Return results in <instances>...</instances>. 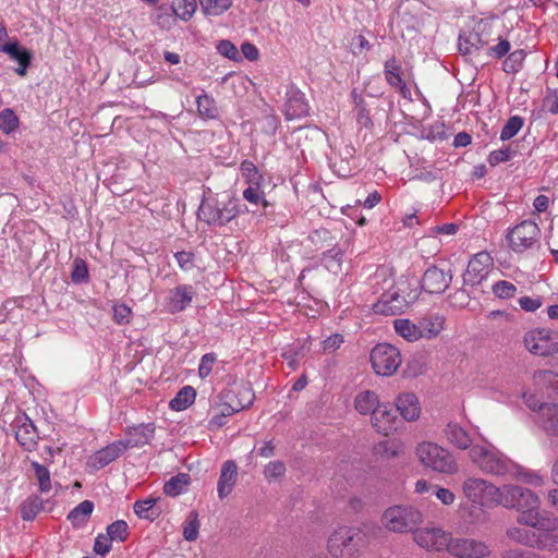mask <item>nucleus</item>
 Wrapping results in <instances>:
<instances>
[{
    "label": "nucleus",
    "mask_w": 558,
    "mask_h": 558,
    "mask_svg": "<svg viewBox=\"0 0 558 558\" xmlns=\"http://www.w3.org/2000/svg\"><path fill=\"white\" fill-rule=\"evenodd\" d=\"M499 493L497 505L517 509L518 522L536 530H557L558 519L553 514L539 512V498L531 489L518 485H504Z\"/></svg>",
    "instance_id": "f257e3e1"
},
{
    "label": "nucleus",
    "mask_w": 558,
    "mask_h": 558,
    "mask_svg": "<svg viewBox=\"0 0 558 558\" xmlns=\"http://www.w3.org/2000/svg\"><path fill=\"white\" fill-rule=\"evenodd\" d=\"M240 214L239 198L231 192H204L197 217L208 226L222 227Z\"/></svg>",
    "instance_id": "f03ea898"
},
{
    "label": "nucleus",
    "mask_w": 558,
    "mask_h": 558,
    "mask_svg": "<svg viewBox=\"0 0 558 558\" xmlns=\"http://www.w3.org/2000/svg\"><path fill=\"white\" fill-rule=\"evenodd\" d=\"M469 457L483 473L505 476L513 473L517 465L494 447L474 445Z\"/></svg>",
    "instance_id": "7ed1b4c3"
},
{
    "label": "nucleus",
    "mask_w": 558,
    "mask_h": 558,
    "mask_svg": "<svg viewBox=\"0 0 558 558\" xmlns=\"http://www.w3.org/2000/svg\"><path fill=\"white\" fill-rule=\"evenodd\" d=\"M416 456L425 468L435 472L453 474L458 471V464L452 453L435 442L423 441L418 444Z\"/></svg>",
    "instance_id": "20e7f679"
},
{
    "label": "nucleus",
    "mask_w": 558,
    "mask_h": 558,
    "mask_svg": "<svg viewBox=\"0 0 558 558\" xmlns=\"http://www.w3.org/2000/svg\"><path fill=\"white\" fill-rule=\"evenodd\" d=\"M383 525L390 532L408 533L415 532L423 521L420 510L408 505L389 507L383 514Z\"/></svg>",
    "instance_id": "39448f33"
},
{
    "label": "nucleus",
    "mask_w": 558,
    "mask_h": 558,
    "mask_svg": "<svg viewBox=\"0 0 558 558\" xmlns=\"http://www.w3.org/2000/svg\"><path fill=\"white\" fill-rule=\"evenodd\" d=\"M364 545L363 533L354 527H340L328 539V550L336 558H352Z\"/></svg>",
    "instance_id": "423d86ee"
},
{
    "label": "nucleus",
    "mask_w": 558,
    "mask_h": 558,
    "mask_svg": "<svg viewBox=\"0 0 558 558\" xmlns=\"http://www.w3.org/2000/svg\"><path fill=\"white\" fill-rule=\"evenodd\" d=\"M405 282H400L396 289L383 293L380 299L373 306L374 312L393 316L401 314L408 308V306L415 301L416 294H405V289L402 288Z\"/></svg>",
    "instance_id": "0eeeda50"
},
{
    "label": "nucleus",
    "mask_w": 558,
    "mask_h": 558,
    "mask_svg": "<svg viewBox=\"0 0 558 558\" xmlns=\"http://www.w3.org/2000/svg\"><path fill=\"white\" fill-rule=\"evenodd\" d=\"M500 487L480 477H468L462 484V490L469 501L482 506L497 505Z\"/></svg>",
    "instance_id": "6e6552de"
},
{
    "label": "nucleus",
    "mask_w": 558,
    "mask_h": 558,
    "mask_svg": "<svg viewBox=\"0 0 558 558\" xmlns=\"http://www.w3.org/2000/svg\"><path fill=\"white\" fill-rule=\"evenodd\" d=\"M371 363L377 375L391 376L401 364L400 351L389 343H378L371 352Z\"/></svg>",
    "instance_id": "1a4fd4ad"
},
{
    "label": "nucleus",
    "mask_w": 558,
    "mask_h": 558,
    "mask_svg": "<svg viewBox=\"0 0 558 558\" xmlns=\"http://www.w3.org/2000/svg\"><path fill=\"white\" fill-rule=\"evenodd\" d=\"M539 228L537 223L531 220H524L509 230L507 240L511 250L515 253H522L531 248L539 238Z\"/></svg>",
    "instance_id": "9d476101"
},
{
    "label": "nucleus",
    "mask_w": 558,
    "mask_h": 558,
    "mask_svg": "<svg viewBox=\"0 0 558 558\" xmlns=\"http://www.w3.org/2000/svg\"><path fill=\"white\" fill-rule=\"evenodd\" d=\"M448 553L458 558H484L489 555L490 549L489 546L482 541L451 537Z\"/></svg>",
    "instance_id": "9b49d317"
},
{
    "label": "nucleus",
    "mask_w": 558,
    "mask_h": 558,
    "mask_svg": "<svg viewBox=\"0 0 558 558\" xmlns=\"http://www.w3.org/2000/svg\"><path fill=\"white\" fill-rule=\"evenodd\" d=\"M414 539L417 545L428 550H448L450 547L451 536L441 529L429 527L415 530Z\"/></svg>",
    "instance_id": "f8f14e48"
},
{
    "label": "nucleus",
    "mask_w": 558,
    "mask_h": 558,
    "mask_svg": "<svg viewBox=\"0 0 558 558\" xmlns=\"http://www.w3.org/2000/svg\"><path fill=\"white\" fill-rule=\"evenodd\" d=\"M130 447L129 440H118L93 453L87 465L93 470H100L119 458Z\"/></svg>",
    "instance_id": "ddd939ff"
},
{
    "label": "nucleus",
    "mask_w": 558,
    "mask_h": 558,
    "mask_svg": "<svg viewBox=\"0 0 558 558\" xmlns=\"http://www.w3.org/2000/svg\"><path fill=\"white\" fill-rule=\"evenodd\" d=\"M373 427L383 435H390L398 428V415L390 403H380L371 416Z\"/></svg>",
    "instance_id": "4468645a"
},
{
    "label": "nucleus",
    "mask_w": 558,
    "mask_h": 558,
    "mask_svg": "<svg viewBox=\"0 0 558 558\" xmlns=\"http://www.w3.org/2000/svg\"><path fill=\"white\" fill-rule=\"evenodd\" d=\"M452 280L450 270L446 271L437 266H429L422 277V289L427 293H442Z\"/></svg>",
    "instance_id": "2eb2a0df"
},
{
    "label": "nucleus",
    "mask_w": 558,
    "mask_h": 558,
    "mask_svg": "<svg viewBox=\"0 0 558 558\" xmlns=\"http://www.w3.org/2000/svg\"><path fill=\"white\" fill-rule=\"evenodd\" d=\"M310 106L304 94L294 85H290L286 93L283 113L287 120L300 119L308 114Z\"/></svg>",
    "instance_id": "dca6fc26"
},
{
    "label": "nucleus",
    "mask_w": 558,
    "mask_h": 558,
    "mask_svg": "<svg viewBox=\"0 0 558 558\" xmlns=\"http://www.w3.org/2000/svg\"><path fill=\"white\" fill-rule=\"evenodd\" d=\"M490 264V256L485 253L476 254L470 262L466 267V270L463 275L464 284L475 286L482 282V280L487 275V269Z\"/></svg>",
    "instance_id": "f3484780"
},
{
    "label": "nucleus",
    "mask_w": 558,
    "mask_h": 558,
    "mask_svg": "<svg viewBox=\"0 0 558 558\" xmlns=\"http://www.w3.org/2000/svg\"><path fill=\"white\" fill-rule=\"evenodd\" d=\"M194 288L190 284H181L169 291L166 306L170 313L184 311L193 301Z\"/></svg>",
    "instance_id": "a211bd4d"
},
{
    "label": "nucleus",
    "mask_w": 558,
    "mask_h": 558,
    "mask_svg": "<svg viewBox=\"0 0 558 558\" xmlns=\"http://www.w3.org/2000/svg\"><path fill=\"white\" fill-rule=\"evenodd\" d=\"M15 437L22 447L32 450L37 444L38 432L33 421L26 416H19L15 421Z\"/></svg>",
    "instance_id": "6ab92c4d"
},
{
    "label": "nucleus",
    "mask_w": 558,
    "mask_h": 558,
    "mask_svg": "<svg viewBox=\"0 0 558 558\" xmlns=\"http://www.w3.org/2000/svg\"><path fill=\"white\" fill-rule=\"evenodd\" d=\"M0 51L10 56V58L19 63L15 69L16 74L24 76L26 70L31 64L32 53L26 48L22 47L17 40L12 43H2Z\"/></svg>",
    "instance_id": "aec40b11"
},
{
    "label": "nucleus",
    "mask_w": 558,
    "mask_h": 558,
    "mask_svg": "<svg viewBox=\"0 0 558 558\" xmlns=\"http://www.w3.org/2000/svg\"><path fill=\"white\" fill-rule=\"evenodd\" d=\"M444 437L448 444L460 450L470 449L473 447V439L471 435L458 423L450 422L442 430Z\"/></svg>",
    "instance_id": "412c9836"
},
{
    "label": "nucleus",
    "mask_w": 558,
    "mask_h": 558,
    "mask_svg": "<svg viewBox=\"0 0 558 558\" xmlns=\"http://www.w3.org/2000/svg\"><path fill=\"white\" fill-rule=\"evenodd\" d=\"M396 411L405 421H415L421 413V405L417 397L412 392H402L396 399Z\"/></svg>",
    "instance_id": "4be33fe9"
},
{
    "label": "nucleus",
    "mask_w": 558,
    "mask_h": 558,
    "mask_svg": "<svg viewBox=\"0 0 558 558\" xmlns=\"http://www.w3.org/2000/svg\"><path fill=\"white\" fill-rule=\"evenodd\" d=\"M238 466L234 461L228 460L222 464L218 480L217 490L220 499L229 496L236 482Z\"/></svg>",
    "instance_id": "5701e85b"
},
{
    "label": "nucleus",
    "mask_w": 558,
    "mask_h": 558,
    "mask_svg": "<svg viewBox=\"0 0 558 558\" xmlns=\"http://www.w3.org/2000/svg\"><path fill=\"white\" fill-rule=\"evenodd\" d=\"M539 425L547 435L558 436V405L543 403L538 407Z\"/></svg>",
    "instance_id": "b1692460"
},
{
    "label": "nucleus",
    "mask_w": 558,
    "mask_h": 558,
    "mask_svg": "<svg viewBox=\"0 0 558 558\" xmlns=\"http://www.w3.org/2000/svg\"><path fill=\"white\" fill-rule=\"evenodd\" d=\"M525 348L535 355L545 356L550 354L551 348L547 336L541 330H531L523 338Z\"/></svg>",
    "instance_id": "393cba45"
},
{
    "label": "nucleus",
    "mask_w": 558,
    "mask_h": 558,
    "mask_svg": "<svg viewBox=\"0 0 558 558\" xmlns=\"http://www.w3.org/2000/svg\"><path fill=\"white\" fill-rule=\"evenodd\" d=\"M380 404L379 398L375 391L364 390L356 395L354 399L355 410L362 415H371Z\"/></svg>",
    "instance_id": "a878e982"
},
{
    "label": "nucleus",
    "mask_w": 558,
    "mask_h": 558,
    "mask_svg": "<svg viewBox=\"0 0 558 558\" xmlns=\"http://www.w3.org/2000/svg\"><path fill=\"white\" fill-rule=\"evenodd\" d=\"M445 318L438 314L427 315L418 320V330L422 338H434L444 329Z\"/></svg>",
    "instance_id": "bb28decb"
},
{
    "label": "nucleus",
    "mask_w": 558,
    "mask_h": 558,
    "mask_svg": "<svg viewBox=\"0 0 558 558\" xmlns=\"http://www.w3.org/2000/svg\"><path fill=\"white\" fill-rule=\"evenodd\" d=\"M93 510V501L84 500L70 511L68 520L73 524V526L81 527L87 523Z\"/></svg>",
    "instance_id": "cd10ccee"
},
{
    "label": "nucleus",
    "mask_w": 558,
    "mask_h": 558,
    "mask_svg": "<svg viewBox=\"0 0 558 558\" xmlns=\"http://www.w3.org/2000/svg\"><path fill=\"white\" fill-rule=\"evenodd\" d=\"M484 46L485 41H483L478 33L459 36L458 49L464 56L478 53Z\"/></svg>",
    "instance_id": "c85d7f7f"
},
{
    "label": "nucleus",
    "mask_w": 558,
    "mask_h": 558,
    "mask_svg": "<svg viewBox=\"0 0 558 558\" xmlns=\"http://www.w3.org/2000/svg\"><path fill=\"white\" fill-rule=\"evenodd\" d=\"M234 414V408L229 409V407L219 400L215 405L211 407L210 410V420L209 427L210 428H220L227 423V418Z\"/></svg>",
    "instance_id": "c756f323"
},
{
    "label": "nucleus",
    "mask_w": 558,
    "mask_h": 558,
    "mask_svg": "<svg viewBox=\"0 0 558 558\" xmlns=\"http://www.w3.org/2000/svg\"><path fill=\"white\" fill-rule=\"evenodd\" d=\"M195 389L191 386H184L178 391L174 398L170 401L169 405L174 411H183L195 401Z\"/></svg>",
    "instance_id": "7c9ffc66"
},
{
    "label": "nucleus",
    "mask_w": 558,
    "mask_h": 558,
    "mask_svg": "<svg viewBox=\"0 0 558 558\" xmlns=\"http://www.w3.org/2000/svg\"><path fill=\"white\" fill-rule=\"evenodd\" d=\"M396 332L412 342L422 338V333L418 330V324H414L409 319H396L395 323Z\"/></svg>",
    "instance_id": "2f4dec72"
},
{
    "label": "nucleus",
    "mask_w": 558,
    "mask_h": 558,
    "mask_svg": "<svg viewBox=\"0 0 558 558\" xmlns=\"http://www.w3.org/2000/svg\"><path fill=\"white\" fill-rule=\"evenodd\" d=\"M170 9L175 17L189 21L197 9V2L196 0H174Z\"/></svg>",
    "instance_id": "473e14b6"
},
{
    "label": "nucleus",
    "mask_w": 558,
    "mask_h": 558,
    "mask_svg": "<svg viewBox=\"0 0 558 558\" xmlns=\"http://www.w3.org/2000/svg\"><path fill=\"white\" fill-rule=\"evenodd\" d=\"M342 257V250L339 247H332L323 253L322 263L328 271L338 274L341 269Z\"/></svg>",
    "instance_id": "72a5a7b5"
},
{
    "label": "nucleus",
    "mask_w": 558,
    "mask_h": 558,
    "mask_svg": "<svg viewBox=\"0 0 558 558\" xmlns=\"http://www.w3.org/2000/svg\"><path fill=\"white\" fill-rule=\"evenodd\" d=\"M205 15L218 16L229 10L233 0H198Z\"/></svg>",
    "instance_id": "f704fd0d"
},
{
    "label": "nucleus",
    "mask_w": 558,
    "mask_h": 558,
    "mask_svg": "<svg viewBox=\"0 0 558 558\" xmlns=\"http://www.w3.org/2000/svg\"><path fill=\"white\" fill-rule=\"evenodd\" d=\"M196 105L198 114L202 118L206 119H215L218 114L217 107L215 105V100L207 94H202L196 97Z\"/></svg>",
    "instance_id": "c9c22d12"
},
{
    "label": "nucleus",
    "mask_w": 558,
    "mask_h": 558,
    "mask_svg": "<svg viewBox=\"0 0 558 558\" xmlns=\"http://www.w3.org/2000/svg\"><path fill=\"white\" fill-rule=\"evenodd\" d=\"M526 53L523 49L512 51L504 61L502 70L508 74L519 72L522 69Z\"/></svg>",
    "instance_id": "e433bc0d"
},
{
    "label": "nucleus",
    "mask_w": 558,
    "mask_h": 558,
    "mask_svg": "<svg viewBox=\"0 0 558 558\" xmlns=\"http://www.w3.org/2000/svg\"><path fill=\"white\" fill-rule=\"evenodd\" d=\"M190 477L187 474L180 473L177 476L171 477L163 486V492L168 496L180 495L184 487L187 486Z\"/></svg>",
    "instance_id": "4c0bfd02"
},
{
    "label": "nucleus",
    "mask_w": 558,
    "mask_h": 558,
    "mask_svg": "<svg viewBox=\"0 0 558 558\" xmlns=\"http://www.w3.org/2000/svg\"><path fill=\"white\" fill-rule=\"evenodd\" d=\"M32 469L38 481L40 492L45 494L49 493L52 488L49 470L38 462H32Z\"/></svg>",
    "instance_id": "58836bf2"
},
{
    "label": "nucleus",
    "mask_w": 558,
    "mask_h": 558,
    "mask_svg": "<svg viewBox=\"0 0 558 558\" xmlns=\"http://www.w3.org/2000/svg\"><path fill=\"white\" fill-rule=\"evenodd\" d=\"M155 428L153 425H140L132 429L131 435L135 437V439L129 440L130 447L140 446L147 444L154 436Z\"/></svg>",
    "instance_id": "ea45409f"
},
{
    "label": "nucleus",
    "mask_w": 558,
    "mask_h": 558,
    "mask_svg": "<svg viewBox=\"0 0 558 558\" xmlns=\"http://www.w3.org/2000/svg\"><path fill=\"white\" fill-rule=\"evenodd\" d=\"M241 173L248 185H260L263 175L257 167L250 160H244L240 166Z\"/></svg>",
    "instance_id": "a19ab883"
},
{
    "label": "nucleus",
    "mask_w": 558,
    "mask_h": 558,
    "mask_svg": "<svg viewBox=\"0 0 558 558\" xmlns=\"http://www.w3.org/2000/svg\"><path fill=\"white\" fill-rule=\"evenodd\" d=\"M155 505L156 499L148 498L145 500L136 501L133 506V509L138 518L153 521L157 517V512L154 510Z\"/></svg>",
    "instance_id": "79ce46f5"
},
{
    "label": "nucleus",
    "mask_w": 558,
    "mask_h": 558,
    "mask_svg": "<svg viewBox=\"0 0 558 558\" xmlns=\"http://www.w3.org/2000/svg\"><path fill=\"white\" fill-rule=\"evenodd\" d=\"M539 535L537 536L536 544L538 548L548 550V551H556L558 550V534L554 533L553 531H544L538 530Z\"/></svg>",
    "instance_id": "37998d69"
},
{
    "label": "nucleus",
    "mask_w": 558,
    "mask_h": 558,
    "mask_svg": "<svg viewBox=\"0 0 558 558\" xmlns=\"http://www.w3.org/2000/svg\"><path fill=\"white\" fill-rule=\"evenodd\" d=\"M19 126V118L12 109H4L0 112V130L5 134L14 132Z\"/></svg>",
    "instance_id": "c03bdc74"
},
{
    "label": "nucleus",
    "mask_w": 558,
    "mask_h": 558,
    "mask_svg": "<svg viewBox=\"0 0 558 558\" xmlns=\"http://www.w3.org/2000/svg\"><path fill=\"white\" fill-rule=\"evenodd\" d=\"M199 521L196 511L189 513L187 520L183 525V536L186 541L193 542L198 537Z\"/></svg>",
    "instance_id": "a18cd8bd"
},
{
    "label": "nucleus",
    "mask_w": 558,
    "mask_h": 558,
    "mask_svg": "<svg viewBox=\"0 0 558 558\" xmlns=\"http://www.w3.org/2000/svg\"><path fill=\"white\" fill-rule=\"evenodd\" d=\"M523 126V119L519 116H513L508 119L500 132V140L508 141L515 136Z\"/></svg>",
    "instance_id": "49530a36"
},
{
    "label": "nucleus",
    "mask_w": 558,
    "mask_h": 558,
    "mask_svg": "<svg viewBox=\"0 0 558 558\" xmlns=\"http://www.w3.org/2000/svg\"><path fill=\"white\" fill-rule=\"evenodd\" d=\"M107 535L111 538V541H125L129 535L128 523L123 520L114 521L108 525Z\"/></svg>",
    "instance_id": "de8ad7c7"
},
{
    "label": "nucleus",
    "mask_w": 558,
    "mask_h": 558,
    "mask_svg": "<svg viewBox=\"0 0 558 558\" xmlns=\"http://www.w3.org/2000/svg\"><path fill=\"white\" fill-rule=\"evenodd\" d=\"M243 198L256 206L262 205L265 208L268 206L265 194L260 191V185H248V187L243 191Z\"/></svg>",
    "instance_id": "09e8293b"
},
{
    "label": "nucleus",
    "mask_w": 558,
    "mask_h": 558,
    "mask_svg": "<svg viewBox=\"0 0 558 558\" xmlns=\"http://www.w3.org/2000/svg\"><path fill=\"white\" fill-rule=\"evenodd\" d=\"M153 22L162 28H170L175 22V16L170 8L159 7L153 15Z\"/></svg>",
    "instance_id": "8fccbe9b"
},
{
    "label": "nucleus",
    "mask_w": 558,
    "mask_h": 558,
    "mask_svg": "<svg viewBox=\"0 0 558 558\" xmlns=\"http://www.w3.org/2000/svg\"><path fill=\"white\" fill-rule=\"evenodd\" d=\"M71 279L76 284L88 280V268L85 260L81 258L74 259Z\"/></svg>",
    "instance_id": "3c124183"
},
{
    "label": "nucleus",
    "mask_w": 558,
    "mask_h": 558,
    "mask_svg": "<svg viewBox=\"0 0 558 558\" xmlns=\"http://www.w3.org/2000/svg\"><path fill=\"white\" fill-rule=\"evenodd\" d=\"M493 292L500 299H510L514 296L517 287L509 281L500 280L493 286Z\"/></svg>",
    "instance_id": "603ef678"
},
{
    "label": "nucleus",
    "mask_w": 558,
    "mask_h": 558,
    "mask_svg": "<svg viewBox=\"0 0 558 558\" xmlns=\"http://www.w3.org/2000/svg\"><path fill=\"white\" fill-rule=\"evenodd\" d=\"M216 48H217V51L221 56H223L232 61L241 60V56L239 53L236 46L233 43H231L230 40L218 41Z\"/></svg>",
    "instance_id": "864d4df0"
},
{
    "label": "nucleus",
    "mask_w": 558,
    "mask_h": 558,
    "mask_svg": "<svg viewBox=\"0 0 558 558\" xmlns=\"http://www.w3.org/2000/svg\"><path fill=\"white\" fill-rule=\"evenodd\" d=\"M236 398L238 397L233 388L225 390L219 396V400L226 403L229 407V409L234 408V413H238L245 409L243 403H241V401H239Z\"/></svg>",
    "instance_id": "5fc2aeb1"
},
{
    "label": "nucleus",
    "mask_w": 558,
    "mask_h": 558,
    "mask_svg": "<svg viewBox=\"0 0 558 558\" xmlns=\"http://www.w3.org/2000/svg\"><path fill=\"white\" fill-rule=\"evenodd\" d=\"M174 258H175L179 267L183 271H190L191 269H193L195 267V264H194L195 255L193 252H186V251L177 252L174 254Z\"/></svg>",
    "instance_id": "6e6d98bb"
},
{
    "label": "nucleus",
    "mask_w": 558,
    "mask_h": 558,
    "mask_svg": "<svg viewBox=\"0 0 558 558\" xmlns=\"http://www.w3.org/2000/svg\"><path fill=\"white\" fill-rule=\"evenodd\" d=\"M286 473V465L281 461H270L264 470V474L268 480H275L283 476Z\"/></svg>",
    "instance_id": "4d7b16f0"
},
{
    "label": "nucleus",
    "mask_w": 558,
    "mask_h": 558,
    "mask_svg": "<svg viewBox=\"0 0 558 558\" xmlns=\"http://www.w3.org/2000/svg\"><path fill=\"white\" fill-rule=\"evenodd\" d=\"M41 504L37 500H27L22 505L21 514L23 520L31 521L40 511Z\"/></svg>",
    "instance_id": "13d9d810"
},
{
    "label": "nucleus",
    "mask_w": 558,
    "mask_h": 558,
    "mask_svg": "<svg viewBox=\"0 0 558 558\" xmlns=\"http://www.w3.org/2000/svg\"><path fill=\"white\" fill-rule=\"evenodd\" d=\"M216 361L217 355L215 353H207L203 355L198 365V375L202 378H206L207 376H209L213 369V365Z\"/></svg>",
    "instance_id": "bf43d9fd"
},
{
    "label": "nucleus",
    "mask_w": 558,
    "mask_h": 558,
    "mask_svg": "<svg viewBox=\"0 0 558 558\" xmlns=\"http://www.w3.org/2000/svg\"><path fill=\"white\" fill-rule=\"evenodd\" d=\"M385 77H386L387 83L390 86L398 87L400 89V93L402 94V96H404V97L407 96L405 95L407 85L401 77L400 70L395 71V72L387 70V71H385Z\"/></svg>",
    "instance_id": "052dcab7"
},
{
    "label": "nucleus",
    "mask_w": 558,
    "mask_h": 558,
    "mask_svg": "<svg viewBox=\"0 0 558 558\" xmlns=\"http://www.w3.org/2000/svg\"><path fill=\"white\" fill-rule=\"evenodd\" d=\"M233 390L236 395V399L243 403L245 408L250 407L253 403L254 400V392L253 390L244 385L235 386L233 387Z\"/></svg>",
    "instance_id": "680f3d73"
},
{
    "label": "nucleus",
    "mask_w": 558,
    "mask_h": 558,
    "mask_svg": "<svg viewBox=\"0 0 558 558\" xmlns=\"http://www.w3.org/2000/svg\"><path fill=\"white\" fill-rule=\"evenodd\" d=\"M375 450L378 454H380L387 459H392L398 456L399 446H397L396 444L390 442V441H380L375 447Z\"/></svg>",
    "instance_id": "e2e57ef3"
},
{
    "label": "nucleus",
    "mask_w": 558,
    "mask_h": 558,
    "mask_svg": "<svg viewBox=\"0 0 558 558\" xmlns=\"http://www.w3.org/2000/svg\"><path fill=\"white\" fill-rule=\"evenodd\" d=\"M111 538L108 535L99 534L94 544V551L98 555L105 556L111 549Z\"/></svg>",
    "instance_id": "0e129e2a"
},
{
    "label": "nucleus",
    "mask_w": 558,
    "mask_h": 558,
    "mask_svg": "<svg viewBox=\"0 0 558 558\" xmlns=\"http://www.w3.org/2000/svg\"><path fill=\"white\" fill-rule=\"evenodd\" d=\"M519 478L525 484H529L534 487L542 486L545 482L544 477L541 474L532 471H520Z\"/></svg>",
    "instance_id": "69168bd1"
},
{
    "label": "nucleus",
    "mask_w": 558,
    "mask_h": 558,
    "mask_svg": "<svg viewBox=\"0 0 558 558\" xmlns=\"http://www.w3.org/2000/svg\"><path fill=\"white\" fill-rule=\"evenodd\" d=\"M511 158L510 148L497 149L489 154L488 162L492 167H495L501 162H506Z\"/></svg>",
    "instance_id": "338daca9"
},
{
    "label": "nucleus",
    "mask_w": 558,
    "mask_h": 558,
    "mask_svg": "<svg viewBox=\"0 0 558 558\" xmlns=\"http://www.w3.org/2000/svg\"><path fill=\"white\" fill-rule=\"evenodd\" d=\"M131 313V308L125 304H118L113 307V318L120 325L129 323Z\"/></svg>",
    "instance_id": "774afa93"
}]
</instances>
